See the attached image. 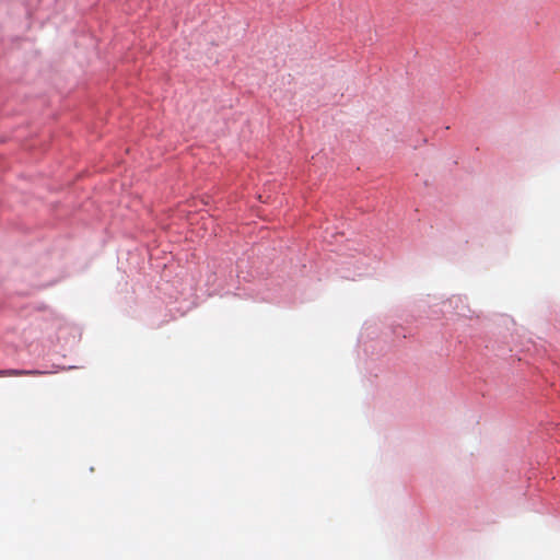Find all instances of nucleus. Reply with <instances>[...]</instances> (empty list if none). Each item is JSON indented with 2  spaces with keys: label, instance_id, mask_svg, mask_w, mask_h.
<instances>
[{
  "label": "nucleus",
  "instance_id": "obj_1",
  "mask_svg": "<svg viewBox=\"0 0 560 560\" xmlns=\"http://www.w3.org/2000/svg\"><path fill=\"white\" fill-rule=\"evenodd\" d=\"M47 372L39 370H19V369H5L0 370V377L7 376H30V375H43Z\"/></svg>",
  "mask_w": 560,
  "mask_h": 560
}]
</instances>
